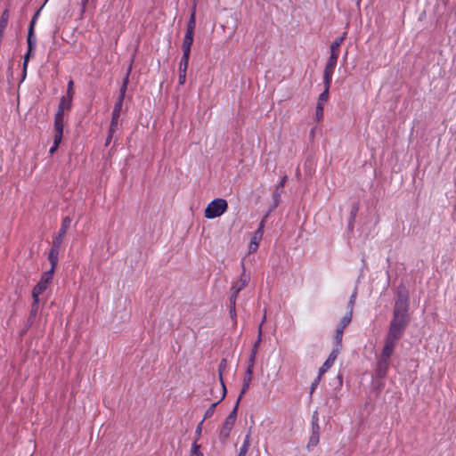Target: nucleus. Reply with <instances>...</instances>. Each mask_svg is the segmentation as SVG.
Listing matches in <instances>:
<instances>
[{
  "label": "nucleus",
  "instance_id": "1",
  "mask_svg": "<svg viewBox=\"0 0 456 456\" xmlns=\"http://www.w3.org/2000/svg\"><path fill=\"white\" fill-rule=\"evenodd\" d=\"M409 308V292L404 286H399L393 311V318L389 323L385 341L397 346L410 322Z\"/></svg>",
  "mask_w": 456,
  "mask_h": 456
},
{
  "label": "nucleus",
  "instance_id": "2",
  "mask_svg": "<svg viewBox=\"0 0 456 456\" xmlns=\"http://www.w3.org/2000/svg\"><path fill=\"white\" fill-rule=\"evenodd\" d=\"M395 345L385 341L380 354L377 356V362L374 369V374L376 378H386L390 367L391 357L395 352Z\"/></svg>",
  "mask_w": 456,
  "mask_h": 456
},
{
  "label": "nucleus",
  "instance_id": "3",
  "mask_svg": "<svg viewBox=\"0 0 456 456\" xmlns=\"http://www.w3.org/2000/svg\"><path fill=\"white\" fill-rule=\"evenodd\" d=\"M51 262V268L45 272L39 282L34 287L32 290V297L35 300H37V297L46 289L48 284L52 281L53 277V272L55 269V266L57 265L58 258H49Z\"/></svg>",
  "mask_w": 456,
  "mask_h": 456
},
{
  "label": "nucleus",
  "instance_id": "4",
  "mask_svg": "<svg viewBox=\"0 0 456 456\" xmlns=\"http://www.w3.org/2000/svg\"><path fill=\"white\" fill-rule=\"evenodd\" d=\"M227 209V200L222 198H216L208 204L204 210V216L208 219H214L221 216Z\"/></svg>",
  "mask_w": 456,
  "mask_h": 456
},
{
  "label": "nucleus",
  "instance_id": "5",
  "mask_svg": "<svg viewBox=\"0 0 456 456\" xmlns=\"http://www.w3.org/2000/svg\"><path fill=\"white\" fill-rule=\"evenodd\" d=\"M70 223H71V219L69 216H66L65 218H63L61 226L58 232L57 236L53 240V247L49 252L48 256H57V255L59 254L58 248H60V246L67 233V231L70 225Z\"/></svg>",
  "mask_w": 456,
  "mask_h": 456
},
{
  "label": "nucleus",
  "instance_id": "6",
  "mask_svg": "<svg viewBox=\"0 0 456 456\" xmlns=\"http://www.w3.org/2000/svg\"><path fill=\"white\" fill-rule=\"evenodd\" d=\"M320 438V426L318 423V418L314 413L312 418V434L307 444V449L316 446L319 443Z\"/></svg>",
  "mask_w": 456,
  "mask_h": 456
},
{
  "label": "nucleus",
  "instance_id": "7",
  "mask_svg": "<svg viewBox=\"0 0 456 456\" xmlns=\"http://www.w3.org/2000/svg\"><path fill=\"white\" fill-rule=\"evenodd\" d=\"M330 87H325L323 92L319 95L316 109H315V118L317 122H320L323 117L324 104L329 99Z\"/></svg>",
  "mask_w": 456,
  "mask_h": 456
},
{
  "label": "nucleus",
  "instance_id": "8",
  "mask_svg": "<svg viewBox=\"0 0 456 456\" xmlns=\"http://www.w3.org/2000/svg\"><path fill=\"white\" fill-rule=\"evenodd\" d=\"M337 62H338L337 61L330 60V59H328V61L326 62L324 73H323V82H324L325 87H330L331 81H332V76H333L335 68L337 66Z\"/></svg>",
  "mask_w": 456,
  "mask_h": 456
},
{
  "label": "nucleus",
  "instance_id": "9",
  "mask_svg": "<svg viewBox=\"0 0 456 456\" xmlns=\"http://www.w3.org/2000/svg\"><path fill=\"white\" fill-rule=\"evenodd\" d=\"M265 220H262L258 229L254 232L249 243V254L255 253L264 234Z\"/></svg>",
  "mask_w": 456,
  "mask_h": 456
},
{
  "label": "nucleus",
  "instance_id": "10",
  "mask_svg": "<svg viewBox=\"0 0 456 456\" xmlns=\"http://www.w3.org/2000/svg\"><path fill=\"white\" fill-rule=\"evenodd\" d=\"M240 292L236 291L234 288H231L230 290V297H229V314L231 319L233 321V323L236 324V299L238 297V294Z\"/></svg>",
  "mask_w": 456,
  "mask_h": 456
},
{
  "label": "nucleus",
  "instance_id": "11",
  "mask_svg": "<svg viewBox=\"0 0 456 456\" xmlns=\"http://www.w3.org/2000/svg\"><path fill=\"white\" fill-rule=\"evenodd\" d=\"M122 106L123 104L120 102H116L114 105L110 125V132H116L118 129V121L122 110Z\"/></svg>",
  "mask_w": 456,
  "mask_h": 456
},
{
  "label": "nucleus",
  "instance_id": "12",
  "mask_svg": "<svg viewBox=\"0 0 456 456\" xmlns=\"http://www.w3.org/2000/svg\"><path fill=\"white\" fill-rule=\"evenodd\" d=\"M242 268H244V265L242 264ZM250 281L249 273H247L245 269H243L242 273L239 280L232 282V287L236 289V291L240 292L244 288H246Z\"/></svg>",
  "mask_w": 456,
  "mask_h": 456
},
{
  "label": "nucleus",
  "instance_id": "13",
  "mask_svg": "<svg viewBox=\"0 0 456 456\" xmlns=\"http://www.w3.org/2000/svg\"><path fill=\"white\" fill-rule=\"evenodd\" d=\"M193 40L194 33L186 31L182 44L183 55L191 56V49Z\"/></svg>",
  "mask_w": 456,
  "mask_h": 456
},
{
  "label": "nucleus",
  "instance_id": "14",
  "mask_svg": "<svg viewBox=\"0 0 456 456\" xmlns=\"http://www.w3.org/2000/svg\"><path fill=\"white\" fill-rule=\"evenodd\" d=\"M338 354H339V352H338V349H333L330 352L327 360L324 362L322 366L319 369L320 375H323L333 365V363Z\"/></svg>",
  "mask_w": 456,
  "mask_h": 456
},
{
  "label": "nucleus",
  "instance_id": "15",
  "mask_svg": "<svg viewBox=\"0 0 456 456\" xmlns=\"http://www.w3.org/2000/svg\"><path fill=\"white\" fill-rule=\"evenodd\" d=\"M64 115L61 113H56L54 117V135L59 137H62L63 134V127H64Z\"/></svg>",
  "mask_w": 456,
  "mask_h": 456
},
{
  "label": "nucleus",
  "instance_id": "16",
  "mask_svg": "<svg viewBox=\"0 0 456 456\" xmlns=\"http://www.w3.org/2000/svg\"><path fill=\"white\" fill-rule=\"evenodd\" d=\"M226 366H227L226 360L222 359V361L220 362V363L218 365V374H219V379H220L221 387H222L220 401H223L226 395V387L224 386V379H223V372L225 370Z\"/></svg>",
  "mask_w": 456,
  "mask_h": 456
},
{
  "label": "nucleus",
  "instance_id": "17",
  "mask_svg": "<svg viewBox=\"0 0 456 456\" xmlns=\"http://www.w3.org/2000/svg\"><path fill=\"white\" fill-rule=\"evenodd\" d=\"M234 423L235 421H232L227 418L225 419L224 423L223 424L222 428L220 430V438L223 441L226 440L229 437L232 427L234 426Z\"/></svg>",
  "mask_w": 456,
  "mask_h": 456
},
{
  "label": "nucleus",
  "instance_id": "18",
  "mask_svg": "<svg viewBox=\"0 0 456 456\" xmlns=\"http://www.w3.org/2000/svg\"><path fill=\"white\" fill-rule=\"evenodd\" d=\"M71 104H72V96L71 95H64L61 98V101H60V103H59V106H58V110L56 113H61V114H63L64 115V110H70L71 108Z\"/></svg>",
  "mask_w": 456,
  "mask_h": 456
},
{
  "label": "nucleus",
  "instance_id": "19",
  "mask_svg": "<svg viewBox=\"0 0 456 456\" xmlns=\"http://www.w3.org/2000/svg\"><path fill=\"white\" fill-rule=\"evenodd\" d=\"M131 69H132V65H130V67H129V69L127 70L126 77L123 80L122 86H121V87L119 89V95H118V100H117L116 102H120L121 104H123V102H124V99H125V95H126V89H127V85H128V82H129V75H130Z\"/></svg>",
  "mask_w": 456,
  "mask_h": 456
},
{
  "label": "nucleus",
  "instance_id": "20",
  "mask_svg": "<svg viewBox=\"0 0 456 456\" xmlns=\"http://www.w3.org/2000/svg\"><path fill=\"white\" fill-rule=\"evenodd\" d=\"M196 27V4L193 5L191 13L187 23L186 31L194 33Z\"/></svg>",
  "mask_w": 456,
  "mask_h": 456
},
{
  "label": "nucleus",
  "instance_id": "21",
  "mask_svg": "<svg viewBox=\"0 0 456 456\" xmlns=\"http://www.w3.org/2000/svg\"><path fill=\"white\" fill-rule=\"evenodd\" d=\"M39 309V298L37 297V300L33 299V303L31 305V309L28 316V322L32 323L38 313Z\"/></svg>",
  "mask_w": 456,
  "mask_h": 456
},
{
  "label": "nucleus",
  "instance_id": "22",
  "mask_svg": "<svg viewBox=\"0 0 456 456\" xmlns=\"http://www.w3.org/2000/svg\"><path fill=\"white\" fill-rule=\"evenodd\" d=\"M265 314H264V317H263V320H262V322L258 328V336H257V339L256 340V342L254 343L253 345V347L251 349V353L252 354H257V350H258V347H259V345H260V342H261V339H262V325L263 323L265 322Z\"/></svg>",
  "mask_w": 456,
  "mask_h": 456
},
{
  "label": "nucleus",
  "instance_id": "23",
  "mask_svg": "<svg viewBox=\"0 0 456 456\" xmlns=\"http://www.w3.org/2000/svg\"><path fill=\"white\" fill-rule=\"evenodd\" d=\"M252 376H253V373H250V374H245V377L243 379V385H242V388H241V391H240V394L239 395V400L241 399V397L243 396V395L248 390L249 388V384L252 380Z\"/></svg>",
  "mask_w": 456,
  "mask_h": 456
},
{
  "label": "nucleus",
  "instance_id": "24",
  "mask_svg": "<svg viewBox=\"0 0 456 456\" xmlns=\"http://www.w3.org/2000/svg\"><path fill=\"white\" fill-rule=\"evenodd\" d=\"M189 60L190 56H182L178 66V73L186 74L189 65Z\"/></svg>",
  "mask_w": 456,
  "mask_h": 456
},
{
  "label": "nucleus",
  "instance_id": "25",
  "mask_svg": "<svg viewBox=\"0 0 456 456\" xmlns=\"http://www.w3.org/2000/svg\"><path fill=\"white\" fill-rule=\"evenodd\" d=\"M343 333H344V330H341V329H337L335 337H334L335 346H336L334 349H338V352H339V353L342 348Z\"/></svg>",
  "mask_w": 456,
  "mask_h": 456
},
{
  "label": "nucleus",
  "instance_id": "26",
  "mask_svg": "<svg viewBox=\"0 0 456 456\" xmlns=\"http://www.w3.org/2000/svg\"><path fill=\"white\" fill-rule=\"evenodd\" d=\"M27 43H28V49H29V52H32L33 49L36 47V37H35L34 31H32V29H28Z\"/></svg>",
  "mask_w": 456,
  "mask_h": 456
},
{
  "label": "nucleus",
  "instance_id": "27",
  "mask_svg": "<svg viewBox=\"0 0 456 456\" xmlns=\"http://www.w3.org/2000/svg\"><path fill=\"white\" fill-rule=\"evenodd\" d=\"M352 320V312L349 311L340 321V323L337 329H341L344 330L345 328L350 323Z\"/></svg>",
  "mask_w": 456,
  "mask_h": 456
},
{
  "label": "nucleus",
  "instance_id": "28",
  "mask_svg": "<svg viewBox=\"0 0 456 456\" xmlns=\"http://www.w3.org/2000/svg\"><path fill=\"white\" fill-rule=\"evenodd\" d=\"M256 354L250 353V356L248 361V367H247V374L253 373L255 361H256Z\"/></svg>",
  "mask_w": 456,
  "mask_h": 456
},
{
  "label": "nucleus",
  "instance_id": "29",
  "mask_svg": "<svg viewBox=\"0 0 456 456\" xmlns=\"http://www.w3.org/2000/svg\"><path fill=\"white\" fill-rule=\"evenodd\" d=\"M61 140H62V137H59V135L53 136V144L49 150V153L51 155H53L57 151Z\"/></svg>",
  "mask_w": 456,
  "mask_h": 456
},
{
  "label": "nucleus",
  "instance_id": "30",
  "mask_svg": "<svg viewBox=\"0 0 456 456\" xmlns=\"http://www.w3.org/2000/svg\"><path fill=\"white\" fill-rule=\"evenodd\" d=\"M220 402H221V401H220V399H219L217 402H216V403H212V404L209 406V408H208V409L206 411V412H205L204 419H203L204 420H205L206 419H208V418L212 417V415H213V414H214V412H215V410H216V405H217Z\"/></svg>",
  "mask_w": 456,
  "mask_h": 456
},
{
  "label": "nucleus",
  "instance_id": "31",
  "mask_svg": "<svg viewBox=\"0 0 456 456\" xmlns=\"http://www.w3.org/2000/svg\"><path fill=\"white\" fill-rule=\"evenodd\" d=\"M345 37H346V33H344L343 36L336 38L335 41L331 44L330 48L340 49V45H342L343 41L345 40Z\"/></svg>",
  "mask_w": 456,
  "mask_h": 456
},
{
  "label": "nucleus",
  "instance_id": "32",
  "mask_svg": "<svg viewBox=\"0 0 456 456\" xmlns=\"http://www.w3.org/2000/svg\"><path fill=\"white\" fill-rule=\"evenodd\" d=\"M240 400H237L236 402V404L233 408V410L230 412V414L227 416V419L232 420V421H236V418H237V411H238V407H239V403H240Z\"/></svg>",
  "mask_w": 456,
  "mask_h": 456
},
{
  "label": "nucleus",
  "instance_id": "33",
  "mask_svg": "<svg viewBox=\"0 0 456 456\" xmlns=\"http://www.w3.org/2000/svg\"><path fill=\"white\" fill-rule=\"evenodd\" d=\"M200 445L196 443L192 444L191 446V456H203V453L200 451Z\"/></svg>",
  "mask_w": 456,
  "mask_h": 456
},
{
  "label": "nucleus",
  "instance_id": "34",
  "mask_svg": "<svg viewBox=\"0 0 456 456\" xmlns=\"http://www.w3.org/2000/svg\"><path fill=\"white\" fill-rule=\"evenodd\" d=\"M31 55H32V52H29V49H28V52H27V53L24 56V61H23V73H24V76L26 75L28 62V60H29Z\"/></svg>",
  "mask_w": 456,
  "mask_h": 456
},
{
  "label": "nucleus",
  "instance_id": "35",
  "mask_svg": "<svg viewBox=\"0 0 456 456\" xmlns=\"http://www.w3.org/2000/svg\"><path fill=\"white\" fill-rule=\"evenodd\" d=\"M356 296H357V289H355L354 290V292L352 293L350 300L348 302L349 311H351V312L353 311V307H354V302L356 299Z\"/></svg>",
  "mask_w": 456,
  "mask_h": 456
},
{
  "label": "nucleus",
  "instance_id": "36",
  "mask_svg": "<svg viewBox=\"0 0 456 456\" xmlns=\"http://www.w3.org/2000/svg\"><path fill=\"white\" fill-rule=\"evenodd\" d=\"M9 20V10H4L0 17V23L7 26Z\"/></svg>",
  "mask_w": 456,
  "mask_h": 456
},
{
  "label": "nucleus",
  "instance_id": "37",
  "mask_svg": "<svg viewBox=\"0 0 456 456\" xmlns=\"http://www.w3.org/2000/svg\"><path fill=\"white\" fill-rule=\"evenodd\" d=\"M9 20V10H4L0 17V23L7 26Z\"/></svg>",
  "mask_w": 456,
  "mask_h": 456
},
{
  "label": "nucleus",
  "instance_id": "38",
  "mask_svg": "<svg viewBox=\"0 0 456 456\" xmlns=\"http://www.w3.org/2000/svg\"><path fill=\"white\" fill-rule=\"evenodd\" d=\"M340 49L337 48H330V55L329 59L335 60L338 61V56H339Z\"/></svg>",
  "mask_w": 456,
  "mask_h": 456
},
{
  "label": "nucleus",
  "instance_id": "39",
  "mask_svg": "<svg viewBox=\"0 0 456 456\" xmlns=\"http://www.w3.org/2000/svg\"><path fill=\"white\" fill-rule=\"evenodd\" d=\"M322 375H320V373L318 374V376L316 377V379L314 380V382L312 383L311 385V389H310V394H312L315 388L317 387L321 379H322Z\"/></svg>",
  "mask_w": 456,
  "mask_h": 456
},
{
  "label": "nucleus",
  "instance_id": "40",
  "mask_svg": "<svg viewBox=\"0 0 456 456\" xmlns=\"http://www.w3.org/2000/svg\"><path fill=\"white\" fill-rule=\"evenodd\" d=\"M249 445H250V432H248L246 436H245V438H244V441H243V444L240 447L242 448H246L248 450L249 448Z\"/></svg>",
  "mask_w": 456,
  "mask_h": 456
},
{
  "label": "nucleus",
  "instance_id": "41",
  "mask_svg": "<svg viewBox=\"0 0 456 456\" xmlns=\"http://www.w3.org/2000/svg\"><path fill=\"white\" fill-rule=\"evenodd\" d=\"M39 12H40V10H38L33 16L31 21H30V24H29V28L28 29H32V31H34V28H35V25H36V22H37V20L38 18V15H39Z\"/></svg>",
  "mask_w": 456,
  "mask_h": 456
},
{
  "label": "nucleus",
  "instance_id": "42",
  "mask_svg": "<svg viewBox=\"0 0 456 456\" xmlns=\"http://www.w3.org/2000/svg\"><path fill=\"white\" fill-rule=\"evenodd\" d=\"M203 422H204V419H202V420L199 423V425L197 426V428H196L195 434H196L197 438H196V440L194 441V443H196V444H197V440L199 439V437H200V435H201Z\"/></svg>",
  "mask_w": 456,
  "mask_h": 456
},
{
  "label": "nucleus",
  "instance_id": "43",
  "mask_svg": "<svg viewBox=\"0 0 456 456\" xmlns=\"http://www.w3.org/2000/svg\"><path fill=\"white\" fill-rule=\"evenodd\" d=\"M185 81H186V74L179 73L178 74V85L183 86Z\"/></svg>",
  "mask_w": 456,
  "mask_h": 456
},
{
  "label": "nucleus",
  "instance_id": "44",
  "mask_svg": "<svg viewBox=\"0 0 456 456\" xmlns=\"http://www.w3.org/2000/svg\"><path fill=\"white\" fill-rule=\"evenodd\" d=\"M72 94H73V81L69 80V83H68V90H67V94L66 95H71L72 96Z\"/></svg>",
  "mask_w": 456,
  "mask_h": 456
},
{
  "label": "nucleus",
  "instance_id": "45",
  "mask_svg": "<svg viewBox=\"0 0 456 456\" xmlns=\"http://www.w3.org/2000/svg\"><path fill=\"white\" fill-rule=\"evenodd\" d=\"M115 134V132H110V128H109V133H108V136L106 138V145H109V143L111 142V139L113 137V134Z\"/></svg>",
  "mask_w": 456,
  "mask_h": 456
},
{
  "label": "nucleus",
  "instance_id": "46",
  "mask_svg": "<svg viewBox=\"0 0 456 456\" xmlns=\"http://www.w3.org/2000/svg\"><path fill=\"white\" fill-rule=\"evenodd\" d=\"M248 451V449L240 447L237 456H246Z\"/></svg>",
  "mask_w": 456,
  "mask_h": 456
},
{
  "label": "nucleus",
  "instance_id": "47",
  "mask_svg": "<svg viewBox=\"0 0 456 456\" xmlns=\"http://www.w3.org/2000/svg\"><path fill=\"white\" fill-rule=\"evenodd\" d=\"M89 0H82L81 2V12L83 13L85 12V9H86V4L88 3Z\"/></svg>",
  "mask_w": 456,
  "mask_h": 456
},
{
  "label": "nucleus",
  "instance_id": "48",
  "mask_svg": "<svg viewBox=\"0 0 456 456\" xmlns=\"http://www.w3.org/2000/svg\"><path fill=\"white\" fill-rule=\"evenodd\" d=\"M286 180H287V176H284V177L282 178V180L281 181V183H280V186H281V187H282V186H284V184H285V183H286Z\"/></svg>",
  "mask_w": 456,
  "mask_h": 456
}]
</instances>
